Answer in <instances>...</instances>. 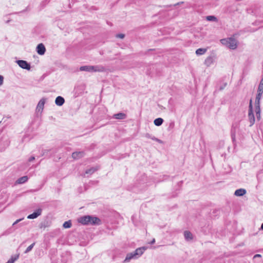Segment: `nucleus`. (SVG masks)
I'll return each mask as SVG.
<instances>
[{"instance_id":"nucleus-1","label":"nucleus","mask_w":263,"mask_h":263,"mask_svg":"<svg viewBox=\"0 0 263 263\" xmlns=\"http://www.w3.org/2000/svg\"><path fill=\"white\" fill-rule=\"evenodd\" d=\"M221 43L231 49H235L237 46V42L233 37L223 39L220 40Z\"/></svg>"},{"instance_id":"nucleus-2","label":"nucleus","mask_w":263,"mask_h":263,"mask_svg":"<svg viewBox=\"0 0 263 263\" xmlns=\"http://www.w3.org/2000/svg\"><path fill=\"white\" fill-rule=\"evenodd\" d=\"M248 118L250 122V126H252L255 123V117L253 113L252 100L251 99L249 102Z\"/></svg>"},{"instance_id":"nucleus-3","label":"nucleus","mask_w":263,"mask_h":263,"mask_svg":"<svg viewBox=\"0 0 263 263\" xmlns=\"http://www.w3.org/2000/svg\"><path fill=\"white\" fill-rule=\"evenodd\" d=\"M10 141L7 136H4L0 140V149L1 151L4 150L7 147L9 146Z\"/></svg>"},{"instance_id":"nucleus-4","label":"nucleus","mask_w":263,"mask_h":263,"mask_svg":"<svg viewBox=\"0 0 263 263\" xmlns=\"http://www.w3.org/2000/svg\"><path fill=\"white\" fill-rule=\"evenodd\" d=\"M16 63L22 69L29 70L31 68L30 63H28L26 61L19 60H17L16 61Z\"/></svg>"},{"instance_id":"nucleus-5","label":"nucleus","mask_w":263,"mask_h":263,"mask_svg":"<svg viewBox=\"0 0 263 263\" xmlns=\"http://www.w3.org/2000/svg\"><path fill=\"white\" fill-rule=\"evenodd\" d=\"M90 218V215H85L79 218L78 219V221L79 223H80L83 225H89Z\"/></svg>"},{"instance_id":"nucleus-6","label":"nucleus","mask_w":263,"mask_h":263,"mask_svg":"<svg viewBox=\"0 0 263 263\" xmlns=\"http://www.w3.org/2000/svg\"><path fill=\"white\" fill-rule=\"evenodd\" d=\"M45 101H46V99L44 98H42L40 100V101L39 102V103L37 105V106H36V109H35L36 112L37 113L40 112L41 114L42 112L44 107Z\"/></svg>"},{"instance_id":"nucleus-7","label":"nucleus","mask_w":263,"mask_h":263,"mask_svg":"<svg viewBox=\"0 0 263 263\" xmlns=\"http://www.w3.org/2000/svg\"><path fill=\"white\" fill-rule=\"evenodd\" d=\"M90 218H91L90 219V222H89V225L99 226L101 224V221L99 218L93 216H90Z\"/></svg>"},{"instance_id":"nucleus-8","label":"nucleus","mask_w":263,"mask_h":263,"mask_svg":"<svg viewBox=\"0 0 263 263\" xmlns=\"http://www.w3.org/2000/svg\"><path fill=\"white\" fill-rule=\"evenodd\" d=\"M42 212V209H38L33 213L27 216L28 219H35L37 218L38 216L41 215Z\"/></svg>"},{"instance_id":"nucleus-9","label":"nucleus","mask_w":263,"mask_h":263,"mask_svg":"<svg viewBox=\"0 0 263 263\" xmlns=\"http://www.w3.org/2000/svg\"><path fill=\"white\" fill-rule=\"evenodd\" d=\"M46 51V48L43 44L40 43L36 47V52L40 55L44 54Z\"/></svg>"},{"instance_id":"nucleus-10","label":"nucleus","mask_w":263,"mask_h":263,"mask_svg":"<svg viewBox=\"0 0 263 263\" xmlns=\"http://www.w3.org/2000/svg\"><path fill=\"white\" fill-rule=\"evenodd\" d=\"M84 156L85 153L83 151L75 152L72 154V157L74 159L81 158Z\"/></svg>"},{"instance_id":"nucleus-11","label":"nucleus","mask_w":263,"mask_h":263,"mask_svg":"<svg viewBox=\"0 0 263 263\" xmlns=\"http://www.w3.org/2000/svg\"><path fill=\"white\" fill-rule=\"evenodd\" d=\"M146 248L145 247H142L140 248H137L135 251V254L137 257V258H139L140 256H141L144 252L146 250Z\"/></svg>"},{"instance_id":"nucleus-12","label":"nucleus","mask_w":263,"mask_h":263,"mask_svg":"<svg viewBox=\"0 0 263 263\" xmlns=\"http://www.w3.org/2000/svg\"><path fill=\"white\" fill-rule=\"evenodd\" d=\"M92 72H104L106 68L102 65H95L92 67Z\"/></svg>"},{"instance_id":"nucleus-13","label":"nucleus","mask_w":263,"mask_h":263,"mask_svg":"<svg viewBox=\"0 0 263 263\" xmlns=\"http://www.w3.org/2000/svg\"><path fill=\"white\" fill-rule=\"evenodd\" d=\"M136 259L137 258L134 251L129 253H128L126 255V257L124 260L123 261V262H129L132 259Z\"/></svg>"},{"instance_id":"nucleus-14","label":"nucleus","mask_w":263,"mask_h":263,"mask_svg":"<svg viewBox=\"0 0 263 263\" xmlns=\"http://www.w3.org/2000/svg\"><path fill=\"white\" fill-rule=\"evenodd\" d=\"M65 102V99L61 96H58L56 98L55 100V103L57 105L61 106L64 104Z\"/></svg>"},{"instance_id":"nucleus-15","label":"nucleus","mask_w":263,"mask_h":263,"mask_svg":"<svg viewBox=\"0 0 263 263\" xmlns=\"http://www.w3.org/2000/svg\"><path fill=\"white\" fill-rule=\"evenodd\" d=\"M144 136L145 138H148V139H151L152 140H153L154 141H157L159 143H160V144L163 143V141L157 138H156L155 136H153L148 133L145 134Z\"/></svg>"},{"instance_id":"nucleus-16","label":"nucleus","mask_w":263,"mask_h":263,"mask_svg":"<svg viewBox=\"0 0 263 263\" xmlns=\"http://www.w3.org/2000/svg\"><path fill=\"white\" fill-rule=\"evenodd\" d=\"M214 58L213 57H208L204 61V64L207 66L209 67L214 63Z\"/></svg>"},{"instance_id":"nucleus-17","label":"nucleus","mask_w":263,"mask_h":263,"mask_svg":"<svg viewBox=\"0 0 263 263\" xmlns=\"http://www.w3.org/2000/svg\"><path fill=\"white\" fill-rule=\"evenodd\" d=\"M28 180V177L27 176H24L19 178L15 182V184H23L27 182Z\"/></svg>"},{"instance_id":"nucleus-18","label":"nucleus","mask_w":263,"mask_h":263,"mask_svg":"<svg viewBox=\"0 0 263 263\" xmlns=\"http://www.w3.org/2000/svg\"><path fill=\"white\" fill-rule=\"evenodd\" d=\"M246 190L243 189H239L236 190L235 192L234 195L236 196H242L246 193Z\"/></svg>"},{"instance_id":"nucleus-19","label":"nucleus","mask_w":263,"mask_h":263,"mask_svg":"<svg viewBox=\"0 0 263 263\" xmlns=\"http://www.w3.org/2000/svg\"><path fill=\"white\" fill-rule=\"evenodd\" d=\"M99 169V167L98 166L92 167L91 168L88 169L85 171V174L91 175L93 174L95 172L98 171Z\"/></svg>"},{"instance_id":"nucleus-20","label":"nucleus","mask_w":263,"mask_h":263,"mask_svg":"<svg viewBox=\"0 0 263 263\" xmlns=\"http://www.w3.org/2000/svg\"><path fill=\"white\" fill-rule=\"evenodd\" d=\"M92 66L90 65L83 66L80 67V70L81 71L92 72Z\"/></svg>"},{"instance_id":"nucleus-21","label":"nucleus","mask_w":263,"mask_h":263,"mask_svg":"<svg viewBox=\"0 0 263 263\" xmlns=\"http://www.w3.org/2000/svg\"><path fill=\"white\" fill-rule=\"evenodd\" d=\"M126 117V114L122 112H119L114 115V118L117 119H125Z\"/></svg>"},{"instance_id":"nucleus-22","label":"nucleus","mask_w":263,"mask_h":263,"mask_svg":"<svg viewBox=\"0 0 263 263\" xmlns=\"http://www.w3.org/2000/svg\"><path fill=\"white\" fill-rule=\"evenodd\" d=\"M184 236L185 240L187 241L191 240L193 239L192 234L188 231H184Z\"/></svg>"},{"instance_id":"nucleus-23","label":"nucleus","mask_w":263,"mask_h":263,"mask_svg":"<svg viewBox=\"0 0 263 263\" xmlns=\"http://www.w3.org/2000/svg\"><path fill=\"white\" fill-rule=\"evenodd\" d=\"M163 122V119L161 118H158L156 119L154 121V123L156 126H159L162 124Z\"/></svg>"},{"instance_id":"nucleus-24","label":"nucleus","mask_w":263,"mask_h":263,"mask_svg":"<svg viewBox=\"0 0 263 263\" xmlns=\"http://www.w3.org/2000/svg\"><path fill=\"white\" fill-rule=\"evenodd\" d=\"M206 51L207 49L206 48H199L196 50V54L197 55H203L206 52Z\"/></svg>"},{"instance_id":"nucleus-25","label":"nucleus","mask_w":263,"mask_h":263,"mask_svg":"<svg viewBox=\"0 0 263 263\" xmlns=\"http://www.w3.org/2000/svg\"><path fill=\"white\" fill-rule=\"evenodd\" d=\"M19 257V254L16 255L14 256H12L6 263H14Z\"/></svg>"},{"instance_id":"nucleus-26","label":"nucleus","mask_w":263,"mask_h":263,"mask_svg":"<svg viewBox=\"0 0 263 263\" xmlns=\"http://www.w3.org/2000/svg\"><path fill=\"white\" fill-rule=\"evenodd\" d=\"M262 93H260L259 92H257V95L255 98V103H260V100L261 98Z\"/></svg>"},{"instance_id":"nucleus-27","label":"nucleus","mask_w":263,"mask_h":263,"mask_svg":"<svg viewBox=\"0 0 263 263\" xmlns=\"http://www.w3.org/2000/svg\"><path fill=\"white\" fill-rule=\"evenodd\" d=\"M206 19L208 21H213L216 22L217 21V18L214 15H209L206 17Z\"/></svg>"},{"instance_id":"nucleus-28","label":"nucleus","mask_w":263,"mask_h":263,"mask_svg":"<svg viewBox=\"0 0 263 263\" xmlns=\"http://www.w3.org/2000/svg\"><path fill=\"white\" fill-rule=\"evenodd\" d=\"M255 113L261 112L260 103H255Z\"/></svg>"},{"instance_id":"nucleus-29","label":"nucleus","mask_w":263,"mask_h":263,"mask_svg":"<svg viewBox=\"0 0 263 263\" xmlns=\"http://www.w3.org/2000/svg\"><path fill=\"white\" fill-rule=\"evenodd\" d=\"M71 222L70 220H68V221H65L64 223H63V227L64 228H70L71 227Z\"/></svg>"},{"instance_id":"nucleus-30","label":"nucleus","mask_w":263,"mask_h":263,"mask_svg":"<svg viewBox=\"0 0 263 263\" xmlns=\"http://www.w3.org/2000/svg\"><path fill=\"white\" fill-rule=\"evenodd\" d=\"M34 245H35V242H33L31 245H30L29 247H28V248L25 251L24 253L26 254V253H29L30 251H31Z\"/></svg>"},{"instance_id":"nucleus-31","label":"nucleus","mask_w":263,"mask_h":263,"mask_svg":"<svg viewBox=\"0 0 263 263\" xmlns=\"http://www.w3.org/2000/svg\"><path fill=\"white\" fill-rule=\"evenodd\" d=\"M257 92L263 93V86L260 85H258Z\"/></svg>"},{"instance_id":"nucleus-32","label":"nucleus","mask_w":263,"mask_h":263,"mask_svg":"<svg viewBox=\"0 0 263 263\" xmlns=\"http://www.w3.org/2000/svg\"><path fill=\"white\" fill-rule=\"evenodd\" d=\"M125 36L124 34L120 33L116 35V37L118 38L123 39Z\"/></svg>"},{"instance_id":"nucleus-33","label":"nucleus","mask_w":263,"mask_h":263,"mask_svg":"<svg viewBox=\"0 0 263 263\" xmlns=\"http://www.w3.org/2000/svg\"><path fill=\"white\" fill-rule=\"evenodd\" d=\"M231 138L233 140V141H234L235 140V132H231Z\"/></svg>"},{"instance_id":"nucleus-34","label":"nucleus","mask_w":263,"mask_h":263,"mask_svg":"<svg viewBox=\"0 0 263 263\" xmlns=\"http://www.w3.org/2000/svg\"><path fill=\"white\" fill-rule=\"evenodd\" d=\"M4 83V77L0 75V86H2Z\"/></svg>"},{"instance_id":"nucleus-35","label":"nucleus","mask_w":263,"mask_h":263,"mask_svg":"<svg viewBox=\"0 0 263 263\" xmlns=\"http://www.w3.org/2000/svg\"><path fill=\"white\" fill-rule=\"evenodd\" d=\"M227 85V83H223V84L222 85L220 86L219 90H223L225 88V87Z\"/></svg>"},{"instance_id":"nucleus-36","label":"nucleus","mask_w":263,"mask_h":263,"mask_svg":"<svg viewBox=\"0 0 263 263\" xmlns=\"http://www.w3.org/2000/svg\"><path fill=\"white\" fill-rule=\"evenodd\" d=\"M260 113L261 112L256 113V118H257V120H260V118H261Z\"/></svg>"},{"instance_id":"nucleus-37","label":"nucleus","mask_w":263,"mask_h":263,"mask_svg":"<svg viewBox=\"0 0 263 263\" xmlns=\"http://www.w3.org/2000/svg\"><path fill=\"white\" fill-rule=\"evenodd\" d=\"M23 218H20L19 219L16 220L12 224L13 226H14L16 224L18 223L19 222L22 221Z\"/></svg>"},{"instance_id":"nucleus-38","label":"nucleus","mask_w":263,"mask_h":263,"mask_svg":"<svg viewBox=\"0 0 263 263\" xmlns=\"http://www.w3.org/2000/svg\"><path fill=\"white\" fill-rule=\"evenodd\" d=\"M34 159H35V157L34 156H31V157L29 158V159H28V161L29 162H31L33 160H34Z\"/></svg>"},{"instance_id":"nucleus-39","label":"nucleus","mask_w":263,"mask_h":263,"mask_svg":"<svg viewBox=\"0 0 263 263\" xmlns=\"http://www.w3.org/2000/svg\"><path fill=\"white\" fill-rule=\"evenodd\" d=\"M48 150H44V151H43V154H42V156L46 155V154L48 153Z\"/></svg>"},{"instance_id":"nucleus-40","label":"nucleus","mask_w":263,"mask_h":263,"mask_svg":"<svg viewBox=\"0 0 263 263\" xmlns=\"http://www.w3.org/2000/svg\"><path fill=\"white\" fill-rule=\"evenodd\" d=\"M259 85L263 86V77H262Z\"/></svg>"},{"instance_id":"nucleus-41","label":"nucleus","mask_w":263,"mask_h":263,"mask_svg":"<svg viewBox=\"0 0 263 263\" xmlns=\"http://www.w3.org/2000/svg\"><path fill=\"white\" fill-rule=\"evenodd\" d=\"M155 242V239L154 238L153 240L149 242V244L153 245Z\"/></svg>"},{"instance_id":"nucleus-42","label":"nucleus","mask_w":263,"mask_h":263,"mask_svg":"<svg viewBox=\"0 0 263 263\" xmlns=\"http://www.w3.org/2000/svg\"><path fill=\"white\" fill-rule=\"evenodd\" d=\"M261 257V255L260 254H256L254 256V258H256V257Z\"/></svg>"},{"instance_id":"nucleus-43","label":"nucleus","mask_w":263,"mask_h":263,"mask_svg":"<svg viewBox=\"0 0 263 263\" xmlns=\"http://www.w3.org/2000/svg\"><path fill=\"white\" fill-rule=\"evenodd\" d=\"M261 229L263 230V223L261 224Z\"/></svg>"}]
</instances>
